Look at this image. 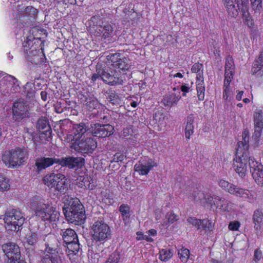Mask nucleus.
<instances>
[{
	"mask_svg": "<svg viewBox=\"0 0 263 263\" xmlns=\"http://www.w3.org/2000/svg\"><path fill=\"white\" fill-rule=\"evenodd\" d=\"M54 164L67 167L70 169H77L82 167L85 165V159L81 157L66 156L61 158L58 157H41L36 159L35 166L38 173L50 167Z\"/></svg>",
	"mask_w": 263,
	"mask_h": 263,
	"instance_id": "obj_1",
	"label": "nucleus"
},
{
	"mask_svg": "<svg viewBox=\"0 0 263 263\" xmlns=\"http://www.w3.org/2000/svg\"><path fill=\"white\" fill-rule=\"evenodd\" d=\"M242 141L237 143L238 147L236 151V157L234 160L233 167L237 173L241 177L245 176L247 171V164L249 165L250 159H255L251 157L249 152V133L245 130L242 133Z\"/></svg>",
	"mask_w": 263,
	"mask_h": 263,
	"instance_id": "obj_2",
	"label": "nucleus"
},
{
	"mask_svg": "<svg viewBox=\"0 0 263 263\" xmlns=\"http://www.w3.org/2000/svg\"><path fill=\"white\" fill-rule=\"evenodd\" d=\"M42 44L41 39L35 37L32 35L28 36L23 43L27 60L37 66L42 65L46 60Z\"/></svg>",
	"mask_w": 263,
	"mask_h": 263,
	"instance_id": "obj_3",
	"label": "nucleus"
},
{
	"mask_svg": "<svg viewBox=\"0 0 263 263\" xmlns=\"http://www.w3.org/2000/svg\"><path fill=\"white\" fill-rule=\"evenodd\" d=\"M63 211L66 220L75 225L83 224L86 219L84 207L78 198L69 196L64 201Z\"/></svg>",
	"mask_w": 263,
	"mask_h": 263,
	"instance_id": "obj_4",
	"label": "nucleus"
},
{
	"mask_svg": "<svg viewBox=\"0 0 263 263\" xmlns=\"http://www.w3.org/2000/svg\"><path fill=\"white\" fill-rule=\"evenodd\" d=\"M28 151L26 148L16 147L6 151L2 156L4 163L9 168H18L27 161Z\"/></svg>",
	"mask_w": 263,
	"mask_h": 263,
	"instance_id": "obj_5",
	"label": "nucleus"
},
{
	"mask_svg": "<svg viewBox=\"0 0 263 263\" xmlns=\"http://www.w3.org/2000/svg\"><path fill=\"white\" fill-rule=\"evenodd\" d=\"M44 184L47 186L50 192H54L57 197L65 194L68 190V184L65 176L60 173L51 174L44 178Z\"/></svg>",
	"mask_w": 263,
	"mask_h": 263,
	"instance_id": "obj_6",
	"label": "nucleus"
},
{
	"mask_svg": "<svg viewBox=\"0 0 263 263\" xmlns=\"http://www.w3.org/2000/svg\"><path fill=\"white\" fill-rule=\"evenodd\" d=\"M90 228V233L93 241L104 243L111 238L110 228L103 218L95 220Z\"/></svg>",
	"mask_w": 263,
	"mask_h": 263,
	"instance_id": "obj_7",
	"label": "nucleus"
},
{
	"mask_svg": "<svg viewBox=\"0 0 263 263\" xmlns=\"http://www.w3.org/2000/svg\"><path fill=\"white\" fill-rule=\"evenodd\" d=\"M61 234L63 240L64 250L71 259V257L78 254L80 249L77 234L71 229L62 230Z\"/></svg>",
	"mask_w": 263,
	"mask_h": 263,
	"instance_id": "obj_8",
	"label": "nucleus"
},
{
	"mask_svg": "<svg viewBox=\"0 0 263 263\" xmlns=\"http://www.w3.org/2000/svg\"><path fill=\"white\" fill-rule=\"evenodd\" d=\"M4 220L7 231L17 232L23 226L25 219L20 210L10 209L6 211Z\"/></svg>",
	"mask_w": 263,
	"mask_h": 263,
	"instance_id": "obj_9",
	"label": "nucleus"
},
{
	"mask_svg": "<svg viewBox=\"0 0 263 263\" xmlns=\"http://www.w3.org/2000/svg\"><path fill=\"white\" fill-rule=\"evenodd\" d=\"M102 80L110 86L123 85L126 81V73L121 72L116 69L102 68Z\"/></svg>",
	"mask_w": 263,
	"mask_h": 263,
	"instance_id": "obj_10",
	"label": "nucleus"
},
{
	"mask_svg": "<svg viewBox=\"0 0 263 263\" xmlns=\"http://www.w3.org/2000/svg\"><path fill=\"white\" fill-rule=\"evenodd\" d=\"M35 213L37 216L44 221H55L59 217V213L56 211L55 208L42 202L36 203Z\"/></svg>",
	"mask_w": 263,
	"mask_h": 263,
	"instance_id": "obj_11",
	"label": "nucleus"
},
{
	"mask_svg": "<svg viewBox=\"0 0 263 263\" xmlns=\"http://www.w3.org/2000/svg\"><path fill=\"white\" fill-rule=\"evenodd\" d=\"M30 107L24 100L16 101L12 106V119L15 122H20L28 119L30 116Z\"/></svg>",
	"mask_w": 263,
	"mask_h": 263,
	"instance_id": "obj_12",
	"label": "nucleus"
},
{
	"mask_svg": "<svg viewBox=\"0 0 263 263\" xmlns=\"http://www.w3.org/2000/svg\"><path fill=\"white\" fill-rule=\"evenodd\" d=\"M97 146V143L92 138L89 137L76 141L73 145V148L77 152L86 157L93 153Z\"/></svg>",
	"mask_w": 263,
	"mask_h": 263,
	"instance_id": "obj_13",
	"label": "nucleus"
},
{
	"mask_svg": "<svg viewBox=\"0 0 263 263\" xmlns=\"http://www.w3.org/2000/svg\"><path fill=\"white\" fill-rule=\"evenodd\" d=\"M1 248L9 263H25L23 259H21L20 249L16 243L7 242L2 245Z\"/></svg>",
	"mask_w": 263,
	"mask_h": 263,
	"instance_id": "obj_14",
	"label": "nucleus"
},
{
	"mask_svg": "<svg viewBox=\"0 0 263 263\" xmlns=\"http://www.w3.org/2000/svg\"><path fill=\"white\" fill-rule=\"evenodd\" d=\"M108 58L111 61L112 67L121 72L125 73V72L129 70L132 66V62L129 58L121 57L120 53L110 54Z\"/></svg>",
	"mask_w": 263,
	"mask_h": 263,
	"instance_id": "obj_15",
	"label": "nucleus"
},
{
	"mask_svg": "<svg viewBox=\"0 0 263 263\" xmlns=\"http://www.w3.org/2000/svg\"><path fill=\"white\" fill-rule=\"evenodd\" d=\"M90 133L95 137L104 138L112 135L114 132V127L110 124L100 123L91 124Z\"/></svg>",
	"mask_w": 263,
	"mask_h": 263,
	"instance_id": "obj_16",
	"label": "nucleus"
},
{
	"mask_svg": "<svg viewBox=\"0 0 263 263\" xmlns=\"http://www.w3.org/2000/svg\"><path fill=\"white\" fill-rule=\"evenodd\" d=\"M156 166V163L152 159L144 157L135 165L134 170L140 175H146Z\"/></svg>",
	"mask_w": 263,
	"mask_h": 263,
	"instance_id": "obj_17",
	"label": "nucleus"
},
{
	"mask_svg": "<svg viewBox=\"0 0 263 263\" xmlns=\"http://www.w3.org/2000/svg\"><path fill=\"white\" fill-rule=\"evenodd\" d=\"M39 236L33 232H30L26 235L24 247L27 254L29 257H33L37 249Z\"/></svg>",
	"mask_w": 263,
	"mask_h": 263,
	"instance_id": "obj_18",
	"label": "nucleus"
},
{
	"mask_svg": "<svg viewBox=\"0 0 263 263\" xmlns=\"http://www.w3.org/2000/svg\"><path fill=\"white\" fill-rule=\"evenodd\" d=\"M249 168L252 177L257 184L263 186V165L255 159H250Z\"/></svg>",
	"mask_w": 263,
	"mask_h": 263,
	"instance_id": "obj_19",
	"label": "nucleus"
},
{
	"mask_svg": "<svg viewBox=\"0 0 263 263\" xmlns=\"http://www.w3.org/2000/svg\"><path fill=\"white\" fill-rule=\"evenodd\" d=\"M44 240L45 241V249L43 253H59L63 254L61 248L58 246V240L55 236L51 234L45 236Z\"/></svg>",
	"mask_w": 263,
	"mask_h": 263,
	"instance_id": "obj_20",
	"label": "nucleus"
},
{
	"mask_svg": "<svg viewBox=\"0 0 263 263\" xmlns=\"http://www.w3.org/2000/svg\"><path fill=\"white\" fill-rule=\"evenodd\" d=\"M263 112L261 110H256L254 115V132L253 139L258 140L261 135L263 128Z\"/></svg>",
	"mask_w": 263,
	"mask_h": 263,
	"instance_id": "obj_21",
	"label": "nucleus"
},
{
	"mask_svg": "<svg viewBox=\"0 0 263 263\" xmlns=\"http://www.w3.org/2000/svg\"><path fill=\"white\" fill-rule=\"evenodd\" d=\"M36 128L41 134L45 135L46 138L51 137L52 130L47 118L45 117L40 118L36 121Z\"/></svg>",
	"mask_w": 263,
	"mask_h": 263,
	"instance_id": "obj_22",
	"label": "nucleus"
},
{
	"mask_svg": "<svg viewBox=\"0 0 263 263\" xmlns=\"http://www.w3.org/2000/svg\"><path fill=\"white\" fill-rule=\"evenodd\" d=\"M187 221L196 227L197 230L200 231L202 230H211L213 227L212 222L208 219L200 220L194 217H189L187 219Z\"/></svg>",
	"mask_w": 263,
	"mask_h": 263,
	"instance_id": "obj_23",
	"label": "nucleus"
},
{
	"mask_svg": "<svg viewBox=\"0 0 263 263\" xmlns=\"http://www.w3.org/2000/svg\"><path fill=\"white\" fill-rule=\"evenodd\" d=\"M81 100L83 105L90 110L95 109L98 105V101L97 98L89 92L83 94Z\"/></svg>",
	"mask_w": 263,
	"mask_h": 263,
	"instance_id": "obj_24",
	"label": "nucleus"
},
{
	"mask_svg": "<svg viewBox=\"0 0 263 263\" xmlns=\"http://www.w3.org/2000/svg\"><path fill=\"white\" fill-rule=\"evenodd\" d=\"M254 229L257 235H260L263 229V213L259 210L254 211L253 215Z\"/></svg>",
	"mask_w": 263,
	"mask_h": 263,
	"instance_id": "obj_25",
	"label": "nucleus"
},
{
	"mask_svg": "<svg viewBox=\"0 0 263 263\" xmlns=\"http://www.w3.org/2000/svg\"><path fill=\"white\" fill-rule=\"evenodd\" d=\"M61 254L43 253L41 256L40 263H63Z\"/></svg>",
	"mask_w": 263,
	"mask_h": 263,
	"instance_id": "obj_26",
	"label": "nucleus"
},
{
	"mask_svg": "<svg viewBox=\"0 0 263 263\" xmlns=\"http://www.w3.org/2000/svg\"><path fill=\"white\" fill-rule=\"evenodd\" d=\"M87 132L90 133V129L84 123L82 122L73 125L72 132L76 139L82 138V136Z\"/></svg>",
	"mask_w": 263,
	"mask_h": 263,
	"instance_id": "obj_27",
	"label": "nucleus"
},
{
	"mask_svg": "<svg viewBox=\"0 0 263 263\" xmlns=\"http://www.w3.org/2000/svg\"><path fill=\"white\" fill-rule=\"evenodd\" d=\"M105 93L107 100L112 105H119L121 104V98L114 90L110 89Z\"/></svg>",
	"mask_w": 263,
	"mask_h": 263,
	"instance_id": "obj_28",
	"label": "nucleus"
},
{
	"mask_svg": "<svg viewBox=\"0 0 263 263\" xmlns=\"http://www.w3.org/2000/svg\"><path fill=\"white\" fill-rule=\"evenodd\" d=\"M181 96L175 93L169 94L164 96L162 100V102L165 106L171 107L173 105H176L180 99Z\"/></svg>",
	"mask_w": 263,
	"mask_h": 263,
	"instance_id": "obj_29",
	"label": "nucleus"
},
{
	"mask_svg": "<svg viewBox=\"0 0 263 263\" xmlns=\"http://www.w3.org/2000/svg\"><path fill=\"white\" fill-rule=\"evenodd\" d=\"M230 194L241 197L243 199H247L249 198L250 191L248 190L240 188L234 185V187L231 189Z\"/></svg>",
	"mask_w": 263,
	"mask_h": 263,
	"instance_id": "obj_30",
	"label": "nucleus"
},
{
	"mask_svg": "<svg viewBox=\"0 0 263 263\" xmlns=\"http://www.w3.org/2000/svg\"><path fill=\"white\" fill-rule=\"evenodd\" d=\"M196 90L198 100L203 101L204 99L205 86L203 78L201 74H198V80H197Z\"/></svg>",
	"mask_w": 263,
	"mask_h": 263,
	"instance_id": "obj_31",
	"label": "nucleus"
},
{
	"mask_svg": "<svg viewBox=\"0 0 263 263\" xmlns=\"http://www.w3.org/2000/svg\"><path fill=\"white\" fill-rule=\"evenodd\" d=\"M34 21L35 20H30V16L23 14L21 15L17 20V27L19 28L28 27L33 25V23Z\"/></svg>",
	"mask_w": 263,
	"mask_h": 263,
	"instance_id": "obj_32",
	"label": "nucleus"
},
{
	"mask_svg": "<svg viewBox=\"0 0 263 263\" xmlns=\"http://www.w3.org/2000/svg\"><path fill=\"white\" fill-rule=\"evenodd\" d=\"M225 2L226 7L228 13L231 17H236L238 14V8L234 5L233 0H223Z\"/></svg>",
	"mask_w": 263,
	"mask_h": 263,
	"instance_id": "obj_33",
	"label": "nucleus"
},
{
	"mask_svg": "<svg viewBox=\"0 0 263 263\" xmlns=\"http://www.w3.org/2000/svg\"><path fill=\"white\" fill-rule=\"evenodd\" d=\"M216 199V202H218L217 208L219 207L224 211H229L232 209L233 203L221 197Z\"/></svg>",
	"mask_w": 263,
	"mask_h": 263,
	"instance_id": "obj_34",
	"label": "nucleus"
},
{
	"mask_svg": "<svg viewBox=\"0 0 263 263\" xmlns=\"http://www.w3.org/2000/svg\"><path fill=\"white\" fill-rule=\"evenodd\" d=\"M231 79L232 78H228V76L224 77L223 98L226 100H228L229 97L231 95L230 86Z\"/></svg>",
	"mask_w": 263,
	"mask_h": 263,
	"instance_id": "obj_35",
	"label": "nucleus"
},
{
	"mask_svg": "<svg viewBox=\"0 0 263 263\" xmlns=\"http://www.w3.org/2000/svg\"><path fill=\"white\" fill-rule=\"evenodd\" d=\"M233 61L231 58H228L225 64L224 77L228 76V78H233Z\"/></svg>",
	"mask_w": 263,
	"mask_h": 263,
	"instance_id": "obj_36",
	"label": "nucleus"
},
{
	"mask_svg": "<svg viewBox=\"0 0 263 263\" xmlns=\"http://www.w3.org/2000/svg\"><path fill=\"white\" fill-rule=\"evenodd\" d=\"M190 250L182 247L178 250V256L182 262L186 263L190 257Z\"/></svg>",
	"mask_w": 263,
	"mask_h": 263,
	"instance_id": "obj_37",
	"label": "nucleus"
},
{
	"mask_svg": "<svg viewBox=\"0 0 263 263\" xmlns=\"http://www.w3.org/2000/svg\"><path fill=\"white\" fill-rule=\"evenodd\" d=\"M173 253L170 250L162 249L159 252V259L163 261H166L173 256Z\"/></svg>",
	"mask_w": 263,
	"mask_h": 263,
	"instance_id": "obj_38",
	"label": "nucleus"
},
{
	"mask_svg": "<svg viewBox=\"0 0 263 263\" xmlns=\"http://www.w3.org/2000/svg\"><path fill=\"white\" fill-rule=\"evenodd\" d=\"M124 220L129 218L130 216V207L126 204H122L119 209Z\"/></svg>",
	"mask_w": 263,
	"mask_h": 263,
	"instance_id": "obj_39",
	"label": "nucleus"
},
{
	"mask_svg": "<svg viewBox=\"0 0 263 263\" xmlns=\"http://www.w3.org/2000/svg\"><path fill=\"white\" fill-rule=\"evenodd\" d=\"M203 65L202 64L197 63L193 65L192 67L191 71L192 72L197 73V80H198V74H201L202 78L203 77Z\"/></svg>",
	"mask_w": 263,
	"mask_h": 263,
	"instance_id": "obj_40",
	"label": "nucleus"
},
{
	"mask_svg": "<svg viewBox=\"0 0 263 263\" xmlns=\"http://www.w3.org/2000/svg\"><path fill=\"white\" fill-rule=\"evenodd\" d=\"M9 179L2 175H0V190L7 191L10 188Z\"/></svg>",
	"mask_w": 263,
	"mask_h": 263,
	"instance_id": "obj_41",
	"label": "nucleus"
},
{
	"mask_svg": "<svg viewBox=\"0 0 263 263\" xmlns=\"http://www.w3.org/2000/svg\"><path fill=\"white\" fill-rule=\"evenodd\" d=\"M37 9L32 6H27L25 8L23 14L30 16V20H35V15L37 13Z\"/></svg>",
	"mask_w": 263,
	"mask_h": 263,
	"instance_id": "obj_42",
	"label": "nucleus"
},
{
	"mask_svg": "<svg viewBox=\"0 0 263 263\" xmlns=\"http://www.w3.org/2000/svg\"><path fill=\"white\" fill-rule=\"evenodd\" d=\"M263 68V57L262 54H260L258 59L256 61L255 64L252 68V71L253 73H256L258 70Z\"/></svg>",
	"mask_w": 263,
	"mask_h": 263,
	"instance_id": "obj_43",
	"label": "nucleus"
},
{
	"mask_svg": "<svg viewBox=\"0 0 263 263\" xmlns=\"http://www.w3.org/2000/svg\"><path fill=\"white\" fill-rule=\"evenodd\" d=\"M4 76H3V78L1 80V84L0 85L1 86H4L5 85H8V84H10L11 82L15 80V78L11 75L4 73Z\"/></svg>",
	"mask_w": 263,
	"mask_h": 263,
	"instance_id": "obj_44",
	"label": "nucleus"
},
{
	"mask_svg": "<svg viewBox=\"0 0 263 263\" xmlns=\"http://www.w3.org/2000/svg\"><path fill=\"white\" fill-rule=\"evenodd\" d=\"M206 197V194L203 192L199 191L198 192H195L194 194V200L196 201H200L201 204H205V199Z\"/></svg>",
	"mask_w": 263,
	"mask_h": 263,
	"instance_id": "obj_45",
	"label": "nucleus"
},
{
	"mask_svg": "<svg viewBox=\"0 0 263 263\" xmlns=\"http://www.w3.org/2000/svg\"><path fill=\"white\" fill-rule=\"evenodd\" d=\"M218 184L221 188L225 190L229 193L231 189H232L234 185V184H231L229 182L223 179H221L219 180V181L218 182Z\"/></svg>",
	"mask_w": 263,
	"mask_h": 263,
	"instance_id": "obj_46",
	"label": "nucleus"
},
{
	"mask_svg": "<svg viewBox=\"0 0 263 263\" xmlns=\"http://www.w3.org/2000/svg\"><path fill=\"white\" fill-rule=\"evenodd\" d=\"M103 37L105 39L110 36L113 32V28L110 24H105L103 26Z\"/></svg>",
	"mask_w": 263,
	"mask_h": 263,
	"instance_id": "obj_47",
	"label": "nucleus"
},
{
	"mask_svg": "<svg viewBox=\"0 0 263 263\" xmlns=\"http://www.w3.org/2000/svg\"><path fill=\"white\" fill-rule=\"evenodd\" d=\"M121 259V256L118 252L112 253L105 263H118Z\"/></svg>",
	"mask_w": 263,
	"mask_h": 263,
	"instance_id": "obj_48",
	"label": "nucleus"
},
{
	"mask_svg": "<svg viewBox=\"0 0 263 263\" xmlns=\"http://www.w3.org/2000/svg\"><path fill=\"white\" fill-rule=\"evenodd\" d=\"M90 179L88 177L84 178L81 183V187L85 189L93 190L94 185H91Z\"/></svg>",
	"mask_w": 263,
	"mask_h": 263,
	"instance_id": "obj_49",
	"label": "nucleus"
},
{
	"mask_svg": "<svg viewBox=\"0 0 263 263\" xmlns=\"http://www.w3.org/2000/svg\"><path fill=\"white\" fill-rule=\"evenodd\" d=\"M24 130L25 137H28V139L34 140L36 134L33 129L25 127Z\"/></svg>",
	"mask_w": 263,
	"mask_h": 263,
	"instance_id": "obj_50",
	"label": "nucleus"
},
{
	"mask_svg": "<svg viewBox=\"0 0 263 263\" xmlns=\"http://www.w3.org/2000/svg\"><path fill=\"white\" fill-rule=\"evenodd\" d=\"M247 2L248 0H238V3ZM253 9L260 10L261 8V0H250Z\"/></svg>",
	"mask_w": 263,
	"mask_h": 263,
	"instance_id": "obj_51",
	"label": "nucleus"
},
{
	"mask_svg": "<svg viewBox=\"0 0 263 263\" xmlns=\"http://www.w3.org/2000/svg\"><path fill=\"white\" fill-rule=\"evenodd\" d=\"M219 196H211L210 194H206V197L205 199V203L210 204L211 205H215L217 206L218 202H216L217 198H219Z\"/></svg>",
	"mask_w": 263,
	"mask_h": 263,
	"instance_id": "obj_52",
	"label": "nucleus"
},
{
	"mask_svg": "<svg viewBox=\"0 0 263 263\" xmlns=\"http://www.w3.org/2000/svg\"><path fill=\"white\" fill-rule=\"evenodd\" d=\"M166 217V218L167 219V222H164V226H167L168 223H173L175 221H177V216L173 212L167 213Z\"/></svg>",
	"mask_w": 263,
	"mask_h": 263,
	"instance_id": "obj_53",
	"label": "nucleus"
},
{
	"mask_svg": "<svg viewBox=\"0 0 263 263\" xmlns=\"http://www.w3.org/2000/svg\"><path fill=\"white\" fill-rule=\"evenodd\" d=\"M248 1L240 2V3H238L237 7L238 8V9L241 12V13L248 11Z\"/></svg>",
	"mask_w": 263,
	"mask_h": 263,
	"instance_id": "obj_54",
	"label": "nucleus"
},
{
	"mask_svg": "<svg viewBox=\"0 0 263 263\" xmlns=\"http://www.w3.org/2000/svg\"><path fill=\"white\" fill-rule=\"evenodd\" d=\"M194 125H186L185 128V135L186 138L187 139H190L191 136L194 133Z\"/></svg>",
	"mask_w": 263,
	"mask_h": 263,
	"instance_id": "obj_55",
	"label": "nucleus"
},
{
	"mask_svg": "<svg viewBox=\"0 0 263 263\" xmlns=\"http://www.w3.org/2000/svg\"><path fill=\"white\" fill-rule=\"evenodd\" d=\"M101 21V17L99 15H95L92 16L89 20V24L90 25L98 26L100 25Z\"/></svg>",
	"mask_w": 263,
	"mask_h": 263,
	"instance_id": "obj_56",
	"label": "nucleus"
},
{
	"mask_svg": "<svg viewBox=\"0 0 263 263\" xmlns=\"http://www.w3.org/2000/svg\"><path fill=\"white\" fill-rule=\"evenodd\" d=\"M102 71V68L97 67L96 68V72L97 73L92 74L91 80V81L95 82L97 79L100 78L102 80V74H101V72Z\"/></svg>",
	"mask_w": 263,
	"mask_h": 263,
	"instance_id": "obj_57",
	"label": "nucleus"
},
{
	"mask_svg": "<svg viewBox=\"0 0 263 263\" xmlns=\"http://www.w3.org/2000/svg\"><path fill=\"white\" fill-rule=\"evenodd\" d=\"M125 158V156L120 153H116L113 156L112 161L122 162Z\"/></svg>",
	"mask_w": 263,
	"mask_h": 263,
	"instance_id": "obj_58",
	"label": "nucleus"
},
{
	"mask_svg": "<svg viewBox=\"0 0 263 263\" xmlns=\"http://www.w3.org/2000/svg\"><path fill=\"white\" fill-rule=\"evenodd\" d=\"M239 226L240 224L238 221L231 222L229 225V229L230 230L236 231L238 230Z\"/></svg>",
	"mask_w": 263,
	"mask_h": 263,
	"instance_id": "obj_59",
	"label": "nucleus"
},
{
	"mask_svg": "<svg viewBox=\"0 0 263 263\" xmlns=\"http://www.w3.org/2000/svg\"><path fill=\"white\" fill-rule=\"evenodd\" d=\"M62 105V104L61 102H57L54 104L55 111L58 114L62 113L64 111Z\"/></svg>",
	"mask_w": 263,
	"mask_h": 263,
	"instance_id": "obj_60",
	"label": "nucleus"
},
{
	"mask_svg": "<svg viewBox=\"0 0 263 263\" xmlns=\"http://www.w3.org/2000/svg\"><path fill=\"white\" fill-rule=\"evenodd\" d=\"M261 256H262L261 251L258 249H256L254 251V259L255 261L256 262L258 261H259L261 259Z\"/></svg>",
	"mask_w": 263,
	"mask_h": 263,
	"instance_id": "obj_61",
	"label": "nucleus"
},
{
	"mask_svg": "<svg viewBox=\"0 0 263 263\" xmlns=\"http://www.w3.org/2000/svg\"><path fill=\"white\" fill-rule=\"evenodd\" d=\"M96 27L97 28L95 31V35L98 36H102L103 37V26L99 25Z\"/></svg>",
	"mask_w": 263,
	"mask_h": 263,
	"instance_id": "obj_62",
	"label": "nucleus"
},
{
	"mask_svg": "<svg viewBox=\"0 0 263 263\" xmlns=\"http://www.w3.org/2000/svg\"><path fill=\"white\" fill-rule=\"evenodd\" d=\"M194 116L193 114L189 115L186 118V124L187 125H193L194 122Z\"/></svg>",
	"mask_w": 263,
	"mask_h": 263,
	"instance_id": "obj_63",
	"label": "nucleus"
},
{
	"mask_svg": "<svg viewBox=\"0 0 263 263\" xmlns=\"http://www.w3.org/2000/svg\"><path fill=\"white\" fill-rule=\"evenodd\" d=\"M243 19L246 21H249L251 17L249 11L241 13Z\"/></svg>",
	"mask_w": 263,
	"mask_h": 263,
	"instance_id": "obj_64",
	"label": "nucleus"
}]
</instances>
